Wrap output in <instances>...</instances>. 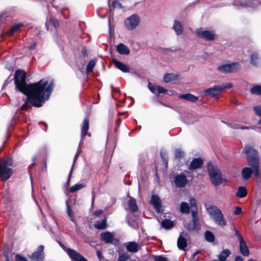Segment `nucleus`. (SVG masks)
Returning a JSON list of instances; mask_svg holds the SVG:
<instances>
[{
  "label": "nucleus",
  "mask_w": 261,
  "mask_h": 261,
  "mask_svg": "<svg viewBox=\"0 0 261 261\" xmlns=\"http://www.w3.org/2000/svg\"><path fill=\"white\" fill-rule=\"evenodd\" d=\"M53 82L49 84L48 81L41 80L34 83L31 86L30 91L28 93H24L27 95L25 103L21 106L22 110H29L32 106L40 107L47 100L53 90Z\"/></svg>",
  "instance_id": "f257e3e1"
},
{
  "label": "nucleus",
  "mask_w": 261,
  "mask_h": 261,
  "mask_svg": "<svg viewBox=\"0 0 261 261\" xmlns=\"http://www.w3.org/2000/svg\"><path fill=\"white\" fill-rule=\"evenodd\" d=\"M243 151L247 155V160L251 167V168L245 167L242 170L243 178L247 180L250 178L253 172H254L256 175H258L259 159L256 151L251 146H246Z\"/></svg>",
  "instance_id": "f03ea898"
},
{
  "label": "nucleus",
  "mask_w": 261,
  "mask_h": 261,
  "mask_svg": "<svg viewBox=\"0 0 261 261\" xmlns=\"http://www.w3.org/2000/svg\"><path fill=\"white\" fill-rule=\"evenodd\" d=\"M26 76L25 72L21 70H17L14 76L16 88L23 93H28L31 86L34 84L33 83L28 85L26 84Z\"/></svg>",
  "instance_id": "7ed1b4c3"
},
{
  "label": "nucleus",
  "mask_w": 261,
  "mask_h": 261,
  "mask_svg": "<svg viewBox=\"0 0 261 261\" xmlns=\"http://www.w3.org/2000/svg\"><path fill=\"white\" fill-rule=\"evenodd\" d=\"M207 212L211 218L217 225L223 226L226 225V221L222 211L217 206L210 205L206 208Z\"/></svg>",
  "instance_id": "20e7f679"
},
{
  "label": "nucleus",
  "mask_w": 261,
  "mask_h": 261,
  "mask_svg": "<svg viewBox=\"0 0 261 261\" xmlns=\"http://www.w3.org/2000/svg\"><path fill=\"white\" fill-rule=\"evenodd\" d=\"M208 174L211 183L215 186H219L227 181V179L222 177L220 169L214 166H208Z\"/></svg>",
  "instance_id": "39448f33"
},
{
  "label": "nucleus",
  "mask_w": 261,
  "mask_h": 261,
  "mask_svg": "<svg viewBox=\"0 0 261 261\" xmlns=\"http://www.w3.org/2000/svg\"><path fill=\"white\" fill-rule=\"evenodd\" d=\"M140 21V17L134 14L125 20L124 25L128 30H133L139 25Z\"/></svg>",
  "instance_id": "423d86ee"
},
{
  "label": "nucleus",
  "mask_w": 261,
  "mask_h": 261,
  "mask_svg": "<svg viewBox=\"0 0 261 261\" xmlns=\"http://www.w3.org/2000/svg\"><path fill=\"white\" fill-rule=\"evenodd\" d=\"M197 37L206 41H213L215 39L216 34L212 31L203 30L200 28L196 30Z\"/></svg>",
  "instance_id": "0eeeda50"
},
{
  "label": "nucleus",
  "mask_w": 261,
  "mask_h": 261,
  "mask_svg": "<svg viewBox=\"0 0 261 261\" xmlns=\"http://www.w3.org/2000/svg\"><path fill=\"white\" fill-rule=\"evenodd\" d=\"M235 234L237 237L238 240L240 243V250L242 254L245 256H247L249 255V250L247 245L245 242L243 237L241 235L240 232L234 228Z\"/></svg>",
  "instance_id": "6e6552de"
},
{
  "label": "nucleus",
  "mask_w": 261,
  "mask_h": 261,
  "mask_svg": "<svg viewBox=\"0 0 261 261\" xmlns=\"http://www.w3.org/2000/svg\"><path fill=\"white\" fill-rule=\"evenodd\" d=\"M240 67V65L238 63L234 62L220 66L218 67V70L223 73H228L236 71Z\"/></svg>",
  "instance_id": "1a4fd4ad"
},
{
  "label": "nucleus",
  "mask_w": 261,
  "mask_h": 261,
  "mask_svg": "<svg viewBox=\"0 0 261 261\" xmlns=\"http://www.w3.org/2000/svg\"><path fill=\"white\" fill-rule=\"evenodd\" d=\"M4 164H0V177L4 180L8 179L12 174L11 168L4 166Z\"/></svg>",
  "instance_id": "9d476101"
},
{
  "label": "nucleus",
  "mask_w": 261,
  "mask_h": 261,
  "mask_svg": "<svg viewBox=\"0 0 261 261\" xmlns=\"http://www.w3.org/2000/svg\"><path fill=\"white\" fill-rule=\"evenodd\" d=\"M65 251L67 253L70 258L75 261H87V260L82 256L80 253L77 252L74 250L66 248L65 249Z\"/></svg>",
  "instance_id": "9b49d317"
},
{
  "label": "nucleus",
  "mask_w": 261,
  "mask_h": 261,
  "mask_svg": "<svg viewBox=\"0 0 261 261\" xmlns=\"http://www.w3.org/2000/svg\"><path fill=\"white\" fill-rule=\"evenodd\" d=\"M44 246L40 245L38 248L37 251L34 252L31 258L34 261H42L44 257V254L43 252Z\"/></svg>",
  "instance_id": "f8f14e48"
},
{
  "label": "nucleus",
  "mask_w": 261,
  "mask_h": 261,
  "mask_svg": "<svg viewBox=\"0 0 261 261\" xmlns=\"http://www.w3.org/2000/svg\"><path fill=\"white\" fill-rule=\"evenodd\" d=\"M192 221L189 223L186 226L189 230H196L200 229V226L197 217V215H192Z\"/></svg>",
  "instance_id": "ddd939ff"
},
{
  "label": "nucleus",
  "mask_w": 261,
  "mask_h": 261,
  "mask_svg": "<svg viewBox=\"0 0 261 261\" xmlns=\"http://www.w3.org/2000/svg\"><path fill=\"white\" fill-rule=\"evenodd\" d=\"M124 246L127 251L132 253H136L141 249L140 245L135 242H126Z\"/></svg>",
  "instance_id": "4468645a"
},
{
  "label": "nucleus",
  "mask_w": 261,
  "mask_h": 261,
  "mask_svg": "<svg viewBox=\"0 0 261 261\" xmlns=\"http://www.w3.org/2000/svg\"><path fill=\"white\" fill-rule=\"evenodd\" d=\"M187 234L182 232L177 240V246L179 249L184 250L187 246Z\"/></svg>",
  "instance_id": "2eb2a0df"
},
{
  "label": "nucleus",
  "mask_w": 261,
  "mask_h": 261,
  "mask_svg": "<svg viewBox=\"0 0 261 261\" xmlns=\"http://www.w3.org/2000/svg\"><path fill=\"white\" fill-rule=\"evenodd\" d=\"M174 182L175 185L178 187H184L187 182V177L183 174L176 175L174 178Z\"/></svg>",
  "instance_id": "dca6fc26"
},
{
  "label": "nucleus",
  "mask_w": 261,
  "mask_h": 261,
  "mask_svg": "<svg viewBox=\"0 0 261 261\" xmlns=\"http://www.w3.org/2000/svg\"><path fill=\"white\" fill-rule=\"evenodd\" d=\"M150 203L153 205L154 208L157 213H161V201L158 196L156 195H153L150 200Z\"/></svg>",
  "instance_id": "f3484780"
},
{
  "label": "nucleus",
  "mask_w": 261,
  "mask_h": 261,
  "mask_svg": "<svg viewBox=\"0 0 261 261\" xmlns=\"http://www.w3.org/2000/svg\"><path fill=\"white\" fill-rule=\"evenodd\" d=\"M221 92V88L219 87V85L206 89L204 90L205 94L212 97L219 95Z\"/></svg>",
  "instance_id": "a211bd4d"
},
{
  "label": "nucleus",
  "mask_w": 261,
  "mask_h": 261,
  "mask_svg": "<svg viewBox=\"0 0 261 261\" xmlns=\"http://www.w3.org/2000/svg\"><path fill=\"white\" fill-rule=\"evenodd\" d=\"M172 28L177 36L180 35L183 32V25L179 20L174 21Z\"/></svg>",
  "instance_id": "6ab92c4d"
},
{
  "label": "nucleus",
  "mask_w": 261,
  "mask_h": 261,
  "mask_svg": "<svg viewBox=\"0 0 261 261\" xmlns=\"http://www.w3.org/2000/svg\"><path fill=\"white\" fill-rule=\"evenodd\" d=\"M127 205L128 207L126 208V210H129L133 213L136 212L138 210L136 199L131 197H129Z\"/></svg>",
  "instance_id": "aec40b11"
},
{
  "label": "nucleus",
  "mask_w": 261,
  "mask_h": 261,
  "mask_svg": "<svg viewBox=\"0 0 261 261\" xmlns=\"http://www.w3.org/2000/svg\"><path fill=\"white\" fill-rule=\"evenodd\" d=\"M203 164V161L200 158L194 159L191 162L189 169H196L202 167Z\"/></svg>",
  "instance_id": "412c9836"
},
{
  "label": "nucleus",
  "mask_w": 261,
  "mask_h": 261,
  "mask_svg": "<svg viewBox=\"0 0 261 261\" xmlns=\"http://www.w3.org/2000/svg\"><path fill=\"white\" fill-rule=\"evenodd\" d=\"M101 239L107 243H112L114 238V234L111 232L106 231L100 234Z\"/></svg>",
  "instance_id": "4be33fe9"
},
{
  "label": "nucleus",
  "mask_w": 261,
  "mask_h": 261,
  "mask_svg": "<svg viewBox=\"0 0 261 261\" xmlns=\"http://www.w3.org/2000/svg\"><path fill=\"white\" fill-rule=\"evenodd\" d=\"M113 62L116 67L122 72H128L129 71L128 67L124 63L116 59H113Z\"/></svg>",
  "instance_id": "5701e85b"
},
{
  "label": "nucleus",
  "mask_w": 261,
  "mask_h": 261,
  "mask_svg": "<svg viewBox=\"0 0 261 261\" xmlns=\"http://www.w3.org/2000/svg\"><path fill=\"white\" fill-rule=\"evenodd\" d=\"M178 75L173 73H165L163 77V80L165 83H169L173 81L177 80Z\"/></svg>",
  "instance_id": "b1692460"
},
{
  "label": "nucleus",
  "mask_w": 261,
  "mask_h": 261,
  "mask_svg": "<svg viewBox=\"0 0 261 261\" xmlns=\"http://www.w3.org/2000/svg\"><path fill=\"white\" fill-rule=\"evenodd\" d=\"M89 121L87 118H85L83 122L82 129H81V137L84 138L86 137L87 132L89 130Z\"/></svg>",
  "instance_id": "393cba45"
},
{
  "label": "nucleus",
  "mask_w": 261,
  "mask_h": 261,
  "mask_svg": "<svg viewBox=\"0 0 261 261\" xmlns=\"http://www.w3.org/2000/svg\"><path fill=\"white\" fill-rule=\"evenodd\" d=\"M179 98L186 99L188 101L196 102L197 101L198 98L190 93L181 94L179 96Z\"/></svg>",
  "instance_id": "a878e982"
},
{
  "label": "nucleus",
  "mask_w": 261,
  "mask_h": 261,
  "mask_svg": "<svg viewBox=\"0 0 261 261\" xmlns=\"http://www.w3.org/2000/svg\"><path fill=\"white\" fill-rule=\"evenodd\" d=\"M117 50L121 55H128L130 52V50L127 46L123 43H120L117 45Z\"/></svg>",
  "instance_id": "bb28decb"
},
{
  "label": "nucleus",
  "mask_w": 261,
  "mask_h": 261,
  "mask_svg": "<svg viewBox=\"0 0 261 261\" xmlns=\"http://www.w3.org/2000/svg\"><path fill=\"white\" fill-rule=\"evenodd\" d=\"M230 254L231 252L229 249H224L218 256L219 261H225Z\"/></svg>",
  "instance_id": "cd10ccee"
},
{
  "label": "nucleus",
  "mask_w": 261,
  "mask_h": 261,
  "mask_svg": "<svg viewBox=\"0 0 261 261\" xmlns=\"http://www.w3.org/2000/svg\"><path fill=\"white\" fill-rule=\"evenodd\" d=\"M127 223L131 227L134 229H136L139 227L138 219L137 217L132 219L129 216L127 219Z\"/></svg>",
  "instance_id": "c85d7f7f"
},
{
  "label": "nucleus",
  "mask_w": 261,
  "mask_h": 261,
  "mask_svg": "<svg viewBox=\"0 0 261 261\" xmlns=\"http://www.w3.org/2000/svg\"><path fill=\"white\" fill-rule=\"evenodd\" d=\"M190 204L191 208L192 215H197V203L194 198H191L190 199Z\"/></svg>",
  "instance_id": "c756f323"
},
{
  "label": "nucleus",
  "mask_w": 261,
  "mask_h": 261,
  "mask_svg": "<svg viewBox=\"0 0 261 261\" xmlns=\"http://www.w3.org/2000/svg\"><path fill=\"white\" fill-rule=\"evenodd\" d=\"M247 195V189L244 187H240L238 188V191L236 193L237 197L239 198H243Z\"/></svg>",
  "instance_id": "7c9ffc66"
},
{
  "label": "nucleus",
  "mask_w": 261,
  "mask_h": 261,
  "mask_svg": "<svg viewBox=\"0 0 261 261\" xmlns=\"http://www.w3.org/2000/svg\"><path fill=\"white\" fill-rule=\"evenodd\" d=\"M59 21L54 18H49L47 20L46 22V25L47 30L49 29V27L50 25H53L55 28H57L59 26Z\"/></svg>",
  "instance_id": "2f4dec72"
},
{
  "label": "nucleus",
  "mask_w": 261,
  "mask_h": 261,
  "mask_svg": "<svg viewBox=\"0 0 261 261\" xmlns=\"http://www.w3.org/2000/svg\"><path fill=\"white\" fill-rule=\"evenodd\" d=\"M95 227L99 229H103L106 228L107 223L106 220H101L100 221H98L95 223Z\"/></svg>",
  "instance_id": "473e14b6"
},
{
  "label": "nucleus",
  "mask_w": 261,
  "mask_h": 261,
  "mask_svg": "<svg viewBox=\"0 0 261 261\" xmlns=\"http://www.w3.org/2000/svg\"><path fill=\"white\" fill-rule=\"evenodd\" d=\"M180 210L181 213L188 214L190 212V207L188 203L182 202L180 204Z\"/></svg>",
  "instance_id": "72a5a7b5"
},
{
  "label": "nucleus",
  "mask_w": 261,
  "mask_h": 261,
  "mask_svg": "<svg viewBox=\"0 0 261 261\" xmlns=\"http://www.w3.org/2000/svg\"><path fill=\"white\" fill-rule=\"evenodd\" d=\"M163 227L166 229H170L173 227L174 223L169 220H164L161 223Z\"/></svg>",
  "instance_id": "f704fd0d"
},
{
  "label": "nucleus",
  "mask_w": 261,
  "mask_h": 261,
  "mask_svg": "<svg viewBox=\"0 0 261 261\" xmlns=\"http://www.w3.org/2000/svg\"><path fill=\"white\" fill-rule=\"evenodd\" d=\"M257 3L256 1H255L253 3L249 2L248 4L246 3V1L242 0V1L240 2V5L243 8H248V7H253L257 5Z\"/></svg>",
  "instance_id": "c9c22d12"
},
{
  "label": "nucleus",
  "mask_w": 261,
  "mask_h": 261,
  "mask_svg": "<svg viewBox=\"0 0 261 261\" xmlns=\"http://www.w3.org/2000/svg\"><path fill=\"white\" fill-rule=\"evenodd\" d=\"M250 92L252 94L259 95H261V86L255 85L253 86L250 89Z\"/></svg>",
  "instance_id": "e433bc0d"
},
{
  "label": "nucleus",
  "mask_w": 261,
  "mask_h": 261,
  "mask_svg": "<svg viewBox=\"0 0 261 261\" xmlns=\"http://www.w3.org/2000/svg\"><path fill=\"white\" fill-rule=\"evenodd\" d=\"M204 236L205 240L208 242L212 243L215 241V236L210 231H206L205 232Z\"/></svg>",
  "instance_id": "4c0bfd02"
},
{
  "label": "nucleus",
  "mask_w": 261,
  "mask_h": 261,
  "mask_svg": "<svg viewBox=\"0 0 261 261\" xmlns=\"http://www.w3.org/2000/svg\"><path fill=\"white\" fill-rule=\"evenodd\" d=\"M85 187V185L83 184H77L71 187L69 189V191L71 193H74L77 190L84 188Z\"/></svg>",
  "instance_id": "58836bf2"
},
{
  "label": "nucleus",
  "mask_w": 261,
  "mask_h": 261,
  "mask_svg": "<svg viewBox=\"0 0 261 261\" xmlns=\"http://www.w3.org/2000/svg\"><path fill=\"white\" fill-rule=\"evenodd\" d=\"M22 25L20 23L15 24L13 25L12 28L10 30V31L8 32V34L9 36L12 35L15 32L18 31Z\"/></svg>",
  "instance_id": "ea45409f"
},
{
  "label": "nucleus",
  "mask_w": 261,
  "mask_h": 261,
  "mask_svg": "<svg viewBox=\"0 0 261 261\" xmlns=\"http://www.w3.org/2000/svg\"><path fill=\"white\" fill-rule=\"evenodd\" d=\"M258 57L256 53H253L251 56V63L254 66H257L258 62Z\"/></svg>",
  "instance_id": "a19ab883"
},
{
  "label": "nucleus",
  "mask_w": 261,
  "mask_h": 261,
  "mask_svg": "<svg viewBox=\"0 0 261 261\" xmlns=\"http://www.w3.org/2000/svg\"><path fill=\"white\" fill-rule=\"evenodd\" d=\"M130 258V256L126 253H120L118 261H126Z\"/></svg>",
  "instance_id": "79ce46f5"
},
{
  "label": "nucleus",
  "mask_w": 261,
  "mask_h": 261,
  "mask_svg": "<svg viewBox=\"0 0 261 261\" xmlns=\"http://www.w3.org/2000/svg\"><path fill=\"white\" fill-rule=\"evenodd\" d=\"M95 63L96 62L94 60L90 61L87 67V72L88 73L90 72L92 70L93 68L95 65Z\"/></svg>",
  "instance_id": "37998d69"
},
{
  "label": "nucleus",
  "mask_w": 261,
  "mask_h": 261,
  "mask_svg": "<svg viewBox=\"0 0 261 261\" xmlns=\"http://www.w3.org/2000/svg\"><path fill=\"white\" fill-rule=\"evenodd\" d=\"M229 125L231 127H232L233 128H234V129H238V128L248 129L249 128V127H247V126L242 127V126H240V124H239L238 123H237L236 122H232V123L229 124Z\"/></svg>",
  "instance_id": "c03bdc74"
},
{
  "label": "nucleus",
  "mask_w": 261,
  "mask_h": 261,
  "mask_svg": "<svg viewBox=\"0 0 261 261\" xmlns=\"http://www.w3.org/2000/svg\"><path fill=\"white\" fill-rule=\"evenodd\" d=\"M219 87L221 88V91L224 89H230L232 87V84L231 83H228L226 84H223L222 85H219Z\"/></svg>",
  "instance_id": "a18cd8bd"
},
{
  "label": "nucleus",
  "mask_w": 261,
  "mask_h": 261,
  "mask_svg": "<svg viewBox=\"0 0 261 261\" xmlns=\"http://www.w3.org/2000/svg\"><path fill=\"white\" fill-rule=\"evenodd\" d=\"M167 92V90L166 89H165L164 87L160 86H157L156 95H158V94H161V93L165 94V93H166Z\"/></svg>",
  "instance_id": "49530a36"
},
{
  "label": "nucleus",
  "mask_w": 261,
  "mask_h": 261,
  "mask_svg": "<svg viewBox=\"0 0 261 261\" xmlns=\"http://www.w3.org/2000/svg\"><path fill=\"white\" fill-rule=\"evenodd\" d=\"M184 153L180 149H177L175 152V156L177 159H180L184 156Z\"/></svg>",
  "instance_id": "de8ad7c7"
},
{
  "label": "nucleus",
  "mask_w": 261,
  "mask_h": 261,
  "mask_svg": "<svg viewBox=\"0 0 261 261\" xmlns=\"http://www.w3.org/2000/svg\"><path fill=\"white\" fill-rule=\"evenodd\" d=\"M0 164H4V166L7 167L8 166H11L12 164V161L11 159H7L1 162Z\"/></svg>",
  "instance_id": "09e8293b"
},
{
  "label": "nucleus",
  "mask_w": 261,
  "mask_h": 261,
  "mask_svg": "<svg viewBox=\"0 0 261 261\" xmlns=\"http://www.w3.org/2000/svg\"><path fill=\"white\" fill-rule=\"evenodd\" d=\"M154 261H169L166 257L157 256L155 257Z\"/></svg>",
  "instance_id": "8fccbe9b"
},
{
  "label": "nucleus",
  "mask_w": 261,
  "mask_h": 261,
  "mask_svg": "<svg viewBox=\"0 0 261 261\" xmlns=\"http://www.w3.org/2000/svg\"><path fill=\"white\" fill-rule=\"evenodd\" d=\"M15 258L16 261H28L25 257L19 254L16 255Z\"/></svg>",
  "instance_id": "3c124183"
},
{
  "label": "nucleus",
  "mask_w": 261,
  "mask_h": 261,
  "mask_svg": "<svg viewBox=\"0 0 261 261\" xmlns=\"http://www.w3.org/2000/svg\"><path fill=\"white\" fill-rule=\"evenodd\" d=\"M253 109L257 115L261 116V107H255Z\"/></svg>",
  "instance_id": "603ef678"
},
{
  "label": "nucleus",
  "mask_w": 261,
  "mask_h": 261,
  "mask_svg": "<svg viewBox=\"0 0 261 261\" xmlns=\"http://www.w3.org/2000/svg\"><path fill=\"white\" fill-rule=\"evenodd\" d=\"M66 205H67V212L68 215L70 218V219L72 221H73L71 209L69 207V205L67 203H66Z\"/></svg>",
  "instance_id": "864d4df0"
},
{
  "label": "nucleus",
  "mask_w": 261,
  "mask_h": 261,
  "mask_svg": "<svg viewBox=\"0 0 261 261\" xmlns=\"http://www.w3.org/2000/svg\"><path fill=\"white\" fill-rule=\"evenodd\" d=\"M149 90L154 94H156L157 86L149 85Z\"/></svg>",
  "instance_id": "5fc2aeb1"
},
{
  "label": "nucleus",
  "mask_w": 261,
  "mask_h": 261,
  "mask_svg": "<svg viewBox=\"0 0 261 261\" xmlns=\"http://www.w3.org/2000/svg\"><path fill=\"white\" fill-rule=\"evenodd\" d=\"M242 212V209L240 207H236V208H235V210L233 212V214L234 215H239L240 214H241Z\"/></svg>",
  "instance_id": "6e6d98bb"
},
{
  "label": "nucleus",
  "mask_w": 261,
  "mask_h": 261,
  "mask_svg": "<svg viewBox=\"0 0 261 261\" xmlns=\"http://www.w3.org/2000/svg\"><path fill=\"white\" fill-rule=\"evenodd\" d=\"M103 213V211L99 210L94 212V215L95 216H98Z\"/></svg>",
  "instance_id": "4d7b16f0"
},
{
  "label": "nucleus",
  "mask_w": 261,
  "mask_h": 261,
  "mask_svg": "<svg viewBox=\"0 0 261 261\" xmlns=\"http://www.w3.org/2000/svg\"><path fill=\"white\" fill-rule=\"evenodd\" d=\"M96 254H97V255L98 258L99 259H101L102 258V254H101V252L100 251H99V250H97L96 251Z\"/></svg>",
  "instance_id": "13d9d810"
},
{
  "label": "nucleus",
  "mask_w": 261,
  "mask_h": 261,
  "mask_svg": "<svg viewBox=\"0 0 261 261\" xmlns=\"http://www.w3.org/2000/svg\"><path fill=\"white\" fill-rule=\"evenodd\" d=\"M79 155V153L77 152H76V153L75 154V155L74 156V161H73V164H72V168H73L74 163L76 162V161Z\"/></svg>",
  "instance_id": "bf43d9fd"
},
{
  "label": "nucleus",
  "mask_w": 261,
  "mask_h": 261,
  "mask_svg": "<svg viewBox=\"0 0 261 261\" xmlns=\"http://www.w3.org/2000/svg\"><path fill=\"white\" fill-rule=\"evenodd\" d=\"M72 170H73L72 168H71V170H70V173H69V176H68V180H67V184L68 185L70 182V180L71 175V174H72Z\"/></svg>",
  "instance_id": "052dcab7"
},
{
  "label": "nucleus",
  "mask_w": 261,
  "mask_h": 261,
  "mask_svg": "<svg viewBox=\"0 0 261 261\" xmlns=\"http://www.w3.org/2000/svg\"><path fill=\"white\" fill-rule=\"evenodd\" d=\"M235 261H243V258L241 256H237Z\"/></svg>",
  "instance_id": "680f3d73"
},
{
  "label": "nucleus",
  "mask_w": 261,
  "mask_h": 261,
  "mask_svg": "<svg viewBox=\"0 0 261 261\" xmlns=\"http://www.w3.org/2000/svg\"><path fill=\"white\" fill-rule=\"evenodd\" d=\"M35 47H36V43H34L32 45H31L29 46V49H33L35 48Z\"/></svg>",
  "instance_id": "e2e57ef3"
},
{
  "label": "nucleus",
  "mask_w": 261,
  "mask_h": 261,
  "mask_svg": "<svg viewBox=\"0 0 261 261\" xmlns=\"http://www.w3.org/2000/svg\"><path fill=\"white\" fill-rule=\"evenodd\" d=\"M199 253V251L195 252L193 253V256L194 257Z\"/></svg>",
  "instance_id": "0e129e2a"
},
{
  "label": "nucleus",
  "mask_w": 261,
  "mask_h": 261,
  "mask_svg": "<svg viewBox=\"0 0 261 261\" xmlns=\"http://www.w3.org/2000/svg\"><path fill=\"white\" fill-rule=\"evenodd\" d=\"M113 4H114V6L115 7L116 6V5L119 4V3L117 2H114L113 3Z\"/></svg>",
  "instance_id": "69168bd1"
},
{
  "label": "nucleus",
  "mask_w": 261,
  "mask_h": 261,
  "mask_svg": "<svg viewBox=\"0 0 261 261\" xmlns=\"http://www.w3.org/2000/svg\"><path fill=\"white\" fill-rule=\"evenodd\" d=\"M194 121H188L187 122L188 123H192L194 122Z\"/></svg>",
  "instance_id": "338daca9"
},
{
  "label": "nucleus",
  "mask_w": 261,
  "mask_h": 261,
  "mask_svg": "<svg viewBox=\"0 0 261 261\" xmlns=\"http://www.w3.org/2000/svg\"><path fill=\"white\" fill-rule=\"evenodd\" d=\"M248 261H257L255 259H249Z\"/></svg>",
  "instance_id": "774afa93"
}]
</instances>
